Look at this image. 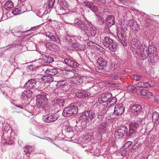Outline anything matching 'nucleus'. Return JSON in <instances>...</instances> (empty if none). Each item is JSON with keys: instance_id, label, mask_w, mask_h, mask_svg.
<instances>
[{"instance_id": "nucleus-36", "label": "nucleus", "mask_w": 159, "mask_h": 159, "mask_svg": "<svg viewBox=\"0 0 159 159\" xmlns=\"http://www.w3.org/2000/svg\"><path fill=\"white\" fill-rule=\"evenodd\" d=\"M144 88H150L154 86L155 85L154 81L149 80L147 82H144Z\"/></svg>"}, {"instance_id": "nucleus-24", "label": "nucleus", "mask_w": 159, "mask_h": 159, "mask_svg": "<svg viewBox=\"0 0 159 159\" xmlns=\"http://www.w3.org/2000/svg\"><path fill=\"white\" fill-rule=\"evenodd\" d=\"M105 22L107 26L111 27L114 24V18L112 16H108L106 19Z\"/></svg>"}, {"instance_id": "nucleus-10", "label": "nucleus", "mask_w": 159, "mask_h": 159, "mask_svg": "<svg viewBox=\"0 0 159 159\" xmlns=\"http://www.w3.org/2000/svg\"><path fill=\"white\" fill-rule=\"evenodd\" d=\"M112 97L111 93H107L102 94L98 98V102L100 104H102L106 102H108L110 98Z\"/></svg>"}, {"instance_id": "nucleus-57", "label": "nucleus", "mask_w": 159, "mask_h": 159, "mask_svg": "<svg viewBox=\"0 0 159 159\" xmlns=\"http://www.w3.org/2000/svg\"><path fill=\"white\" fill-rule=\"evenodd\" d=\"M119 1L120 2L124 4H125L127 2V1L126 0H119Z\"/></svg>"}, {"instance_id": "nucleus-55", "label": "nucleus", "mask_w": 159, "mask_h": 159, "mask_svg": "<svg viewBox=\"0 0 159 159\" xmlns=\"http://www.w3.org/2000/svg\"><path fill=\"white\" fill-rule=\"evenodd\" d=\"M124 25H121V28L123 32H125L127 30V28L126 26H124Z\"/></svg>"}, {"instance_id": "nucleus-41", "label": "nucleus", "mask_w": 159, "mask_h": 159, "mask_svg": "<svg viewBox=\"0 0 159 159\" xmlns=\"http://www.w3.org/2000/svg\"><path fill=\"white\" fill-rule=\"evenodd\" d=\"M35 47V44L31 42L29 43L28 45V48L29 50H34V48Z\"/></svg>"}, {"instance_id": "nucleus-54", "label": "nucleus", "mask_w": 159, "mask_h": 159, "mask_svg": "<svg viewBox=\"0 0 159 159\" xmlns=\"http://www.w3.org/2000/svg\"><path fill=\"white\" fill-rule=\"evenodd\" d=\"M98 23L100 25H102L104 23V20L103 18L101 17H100L98 19Z\"/></svg>"}, {"instance_id": "nucleus-21", "label": "nucleus", "mask_w": 159, "mask_h": 159, "mask_svg": "<svg viewBox=\"0 0 159 159\" xmlns=\"http://www.w3.org/2000/svg\"><path fill=\"white\" fill-rule=\"evenodd\" d=\"M131 112L135 114H138L140 113L142 110V107L138 104L134 105L130 108Z\"/></svg>"}, {"instance_id": "nucleus-29", "label": "nucleus", "mask_w": 159, "mask_h": 159, "mask_svg": "<svg viewBox=\"0 0 159 159\" xmlns=\"http://www.w3.org/2000/svg\"><path fill=\"white\" fill-rule=\"evenodd\" d=\"M106 122H103L100 124L98 131L99 134H102L105 132L106 128Z\"/></svg>"}, {"instance_id": "nucleus-7", "label": "nucleus", "mask_w": 159, "mask_h": 159, "mask_svg": "<svg viewBox=\"0 0 159 159\" xmlns=\"http://www.w3.org/2000/svg\"><path fill=\"white\" fill-rule=\"evenodd\" d=\"M89 23H86L84 20L79 18H76L74 20V25L81 30L86 32L88 28Z\"/></svg>"}, {"instance_id": "nucleus-31", "label": "nucleus", "mask_w": 159, "mask_h": 159, "mask_svg": "<svg viewBox=\"0 0 159 159\" xmlns=\"http://www.w3.org/2000/svg\"><path fill=\"white\" fill-rule=\"evenodd\" d=\"M14 6V3L11 1H7L4 4L3 7L8 10L13 8Z\"/></svg>"}, {"instance_id": "nucleus-19", "label": "nucleus", "mask_w": 159, "mask_h": 159, "mask_svg": "<svg viewBox=\"0 0 159 159\" xmlns=\"http://www.w3.org/2000/svg\"><path fill=\"white\" fill-rule=\"evenodd\" d=\"M84 3L85 6L89 8L93 12H96L98 11V9L97 7L94 5L93 2L85 1L84 2Z\"/></svg>"}, {"instance_id": "nucleus-61", "label": "nucleus", "mask_w": 159, "mask_h": 159, "mask_svg": "<svg viewBox=\"0 0 159 159\" xmlns=\"http://www.w3.org/2000/svg\"><path fill=\"white\" fill-rule=\"evenodd\" d=\"M126 153V152H124V153H122L121 154V155L122 156H124Z\"/></svg>"}, {"instance_id": "nucleus-50", "label": "nucleus", "mask_w": 159, "mask_h": 159, "mask_svg": "<svg viewBox=\"0 0 159 159\" xmlns=\"http://www.w3.org/2000/svg\"><path fill=\"white\" fill-rule=\"evenodd\" d=\"M79 43H77L76 41V40L75 41V42L73 43L71 45V46L73 47L74 48H75L76 50H77V48L78 47V46H79Z\"/></svg>"}, {"instance_id": "nucleus-30", "label": "nucleus", "mask_w": 159, "mask_h": 159, "mask_svg": "<svg viewBox=\"0 0 159 159\" xmlns=\"http://www.w3.org/2000/svg\"><path fill=\"white\" fill-rule=\"evenodd\" d=\"M22 8L21 6H18L14 8L12 11V12L15 15H17L20 13L24 12V11L22 10Z\"/></svg>"}, {"instance_id": "nucleus-37", "label": "nucleus", "mask_w": 159, "mask_h": 159, "mask_svg": "<svg viewBox=\"0 0 159 159\" xmlns=\"http://www.w3.org/2000/svg\"><path fill=\"white\" fill-rule=\"evenodd\" d=\"M46 48L49 50L51 51H54L55 45L51 42H48L45 44Z\"/></svg>"}, {"instance_id": "nucleus-18", "label": "nucleus", "mask_w": 159, "mask_h": 159, "mask_svg": "<svg viewBox=\"0 0 159 159\" xmlns=\"http://www.w3.org/2000/svg\"><path fill=\"white\" fill-rule=\"evenodd\" d=\"M43 119L44 122L49 123L56 120L57 118L55 115L50 114L44 116Z\"/></svg>"}, {"instance_id": "nucleus-43", "label": "nucleus", "mask_w": 159, "mask_h": 159, "mask_svg": "<svg viewBox=\"0 0 159 159\" xmlns=\"http://www.w3.org/2000/svg\"><path fill=\"white\" fill-rule=\"evenodd\" d=\"M119 77L120 76L119 75L115 74H111L110 76L111 79L113 80H116L118 79Z\"/></svg>"}, {"instance_id": "nucleus-11", "label": "nucleus", "mask_w": 159, "mask_h": 159, "mask_svg": "<svg viewBox=\"0 0 159 159\" xmlns=\"http://www.w3.org/2000/svg\"><path fill=\"white\" fill-rule=\"evenodd\" d=\"M125 110V107L122 104H117L115 106L114 114L117 116L121 115L124 113Z\"/></svg>"}, {"instance_id": "nucleus-53", "label": "nucleus", "mask_w": 159, "mask_h": 159, "mask_svg": "<svg viewBox=\"0 0 159 159\" xmlns=\"http://www.w3.org/2000/svg\"><path fill=\"white\" fill-rule=\"evenodd\" d=\"M133 143L131 141H127L125 144V146L126 148H129Z\"/></svg>"}, {"instance_id": "nucleus-15", "label": "nucleus", "mask_w": 159, "mask_h": 159, "mask_svg": "<svg viewBox=\"0 0 159 159\" xmlns=\"http://www.w3.org/2000/svg\"><path fill=\"white\" fill-rule=\"evenodd\" d=\"M84 81V77L81 75H74L72 77V81L73 83L76 85H79L81 84Z\"/></svg>"}, {"instance_id": "nucleus-49", "label": "nucleus", "mask_w": 159, "mask_h": 159, "mask_svg": "<svg viewBox=\"0 0 159 159\" xmlns=\"http://www.w3.org/2000/svg\"><path fill=\"white\" fill-rule=\"evenodd\" d=\"M86 43H87V45L89 46H92L94 45V42L90 41L89 40H85Z\"/></svg>"}, {"instance_id": "nucleus-45", "label": "nucleus", "mask_w": 159, "mask_h": 159, "mask_svg": "<svg viewBox=\"0 0 159 159\" xmlns=\"http://www.w3.org/2000/svg\"><path fill=\"white\" fill-rule=\"evenodd\" d=\"M55 2V0H48V7L49 8H51L53 6Z\"/></svg>"}, {"instance_id": "nucleus-38", "label": "nucleus", "mask_w": 159, "mask_h": 159, "mask_svg": "<svg viewBox=\"0 0 159 159\" xmlns=\"http://www.w3.org/2000/svg\"><path fill=\"white\" fill-rule=\"evenodd\" d=\"M110 99V100H109L108 102V103H110V106H111L114 105V104L116 103L117 102L116 98L115 97L111 98Z\"/></svg>"}, {"instance_id": "nucleus-1", "label": "nucleus", "mask_w": 159, "mask_h": 159, "mask_svg": "<svg viewBox=\"0 0 159 159\" xmlns=\"http://www.w3.org/2000/svg\"><path fill=\"white\" fill-rule=\"evenodd\" d=\"M78 112V108L77 106L71 104L69 106L64 109L62 115L65 117L74 116Z\"/></svg>"}, {"instance_id": "nucleus-14", "label": "nucleus", "mask_w": 159, "mask_h": 159, "mask_svg": "<svg viewBox=\"0 0 159 159\" xmlns=\"http://www.w3.org/2000/svg\"><path fill=\"white\" fill-rule=\"evenodd\" d=\"M43 70L45 72V73L47 74L52 76L56 75L58 73V70L53 67H49L47 68H46V67H44Z\"/></svg>"}, {"instance_id": "nucleus-32", "label": "nucleus", "mask_w": 159, "mask_h": 159, "mask_svg": "<svg viewBox=\"0 0 159 159\" xmlns=\"http://www.w3.org/2000/svg\"><path fill=\"white\" fill-rule=\"evenodd\" d=\"M47 36H48L50 39H51L53 41H55L56 43H60V40L58 37L57 36L55 35H53L52 34L50 33L49 35L48 36L47 35Z\"/></svg>"}, {"instance_id": "nucleus-35", "label": "nucleus", "mask_w": 159, "mask_h": 159, "mask_svg": "<svg viewBox=\"0 0 159 159\" xmlns=\"http://www.w3.org/2000/svg\"><path fill=\"white\" fill-rule=\"evenodd\" d=\"M86 79L87 83L88 84H90V85H89V86H90V87H93L95 85L94 78L93 77H87Z\"/></svg>"}, {"instance_id": "nucleus-51", "label": "nucleus", "mask_w": 159, "mask_h": 159, "mask_svg": "<svg viewBox=\"0 0 159 159\" xmlns=\"http://www.w3.org/2000/svg\"><path fill=\"white\" fill-rule=\"evenodd\" d=\"M144 82H139L138 83H137L136 84V86L137 87L139 88H142V87H143L144 88Z\"/></svg>"}, {"instance_id": "nucleus-48", "label": "nucleus", "mask_w": 159, "mask_h": 159, "mask_svg": "<svg viewBox=\"0 0 159 159\" xmlns=\"http://www.w3.org/2000/svg\"><path fill=\"white\" fill-rule=\"evenodd\" d=\"M136 22L133 19L130 20L129 21V24L131 27H134Z\"/></svg>"}, {"instance_id": "nucleus-16", "label": "nucleus", "mask_w": 159, "mask_h": 159, "mask_svg": "<svg viewBox=\"0 0 159 159\" xmlns=\"http://www.w3.org/2000/svg\"><path fill=\"white\" fill-rule=\"evenodd\" d=\"M131 46L132 48L137 52L138 48L141 45V42L139 40L136 39H133L130 41Z\"/></svg>"}, {"instance_id": "nucleus-20", "label": "nucleus", "mask_w": 159, "mask_h": 159, "mask_svg": "<svg viewBox=\"0 0 159 159\" xmlns=\"http://www.w3.org/2000/svg\"><path fill=\"white\" fill-rule=\"evenodd\" d=\"M52 102L54 106L56 105L59 107H63L64 106L65 101L61 98H53L52 99Z\"/></svg>"}, {"instance_id": "nucleus-22", "label": "nucleus", "mask_w": 159, "mask_h": 159, "mask_svg": "<svg viewBox=\"0 0 159 159\" xmlns=\"http://www.w3.org/2000/svg\"><path fill=\"white\" fill-rule=\"evenodd\" d=\"M69 6L68 2L65 0H61L59 2V8L60 10L64 11L67 9Z\"/></svg>"}, {"instance_id": "nucleus-12", "label": "nucleus", "mask_w": 159, "mask_h": 159, "mask_svg": "<svg viewBox=\"0 0 159 159\" xmlns=\"http://www.w3.org/2000/svg\"><path fill=\"white\" fill-rule=\"evenodd\" d=\"M86 30L87 35L89 37H93L95 36L96 34V30L93 25L91 23H89V26Z\"/></svg>"}, {"instance_id": "nucleus-25", "label": "nucleus", "mask_w": 159, "mask_h": 159, "mask_svg": "<svg viewBox=\"0 0 159 159\" xmlns=\"http://www.w3.org/2000/svg\"><path fill=\"white\" fill-rule=\"evenodd\" d=\"M90 94V93L87 91L76 92L75 93V96L79 98L87 97L89 96Z\"/></svg>"}, {"instance_id": "nucleus-6", "label": "nucleus", "mask_w": 159, "mask_h": 159, "mask_svg": "<svg viewBox=\"0 0 159 159\" xmlns=\"http://www.w3.org/2000/svg\"><path fill=\"white\" fill-rule=\"evenodd\" d=\"M48 101L47 96L45 94L38 95L36 96V104L39 108H45Z\"/></svg>"}, {"instance_id": "nucleus-34", "label": "nucleus", "mask_w": 159, "mask_h": 159, "mask_svg": "<svg viewBox=\"0 0 159 159\" xmlns=\"http://www.w3.org/2000/svg\"><path fill=\"white\" fill-rule=\"evenodd\" d=\"M152 119L154 122L159 123V115L156 111L153 112L152 115Z\"/></svg>"}, {"instance_id": "nucleus-44", "label": "nucleus", "mask_w": 159, "mask_h": 159, "mask_svg": "<svg viewBox=\"0 0 159 159\" xmlns=\"http://www.w3.org/2000/svg\"><path fill=\"white\" fill-rule=\"evenodd\" d=\"M86 49V46L84 45L79 44V46L76 50L83 51Z\"/></svg>"}, {"instance_id": "nucleus-33", "label": "nucleus", "mask_w": 159, "mask_h": 159, "mask_svg": "<svg viewBox=\"0 0 159 159\" xmlns=\"http://www.w3.org/2000/svg\"><path fill=\"white\" fill-rule=\"evenodd\" d=\"M43 58L46 63H50L54 61L53 58L48 55H44Z\"/></svg>"}, {"instance_id": "nucleus-39", "label": "nucleus", "mask_w": 159, "mask_h": 159, "mask_svg": "<svg viewBox=\"0 0 159 159\" xmlns=\"http://www.w3.org/2000/svg\"><path fill=\"white\" fill-rule=\"evenodd\" d=\"M32 149V147L30 146H25L24 148V151L26 154H29Z\"/></svg>"}, {"instance_id": "nucleus-23", "label": "nucleus", "mask_w": 159, "mask_h": 159, "mask_svg": "<svg viewBox=\"0 0 159 159\" xmlns=\"http://www.w3.org/2000/svg\"><path fill=\"white\" fill-rule=\"evenodd\" d=\"M76 39V37L75 36H70V35L67 34L64 36V40L71 45L73 43L75 42Z\"/></svg>"}, {"instance_id": "nucleus-62", "label": "nucleus", "mask_w": 159, "mask_h": 159, "mask_svg": "<svg viewBox=\"0 0 159 159\" xmlns=\"http://www.w3.org/2000/svg\"><path fill=\"white\" fill-rule=\"evenodd\" d=\"M66 129H67V130H68V132H69L70 131V129L69 128H65V130H66Z\"/></svg>"}, {"instance_id": "nucleus-47", "label": "nucleus", "mask_w": 159, "mask_h": 159, "mask_svg": "<svg viewBox=\"0 0 159 159\" xmlns=\"http://www.w3.org/2000/svg\"><path fill=\"white\" fill-rule=\"evenodd\" d=\"M133 78L134 80H135L136 81H138L140 79H141L142 77L140 75H133Z\"/></svg>"}, {"instance_id": "nucleus-2", "label": "nucleus", "mask_w": 159, "mask_h": 159, "mask_svg": "<svg viewBox=\"0 0 159 159\" xmlns=\"http://www.w3.org/2000/svg\"><path fill=\"white\" fill-rule=\"evenodd\" d=\"M140 54L141 60H145L148 56V54H151L152 50H150L149 47L145 44H142L138 48L137 52Z\"/></svg>"}, {"instance_id": "nucleus-8", "label": "nucleus", "mask_w": 159, "mask_h": 159, "mask_svg": "<svg viewBox=\"0 0 159 159\" xmlns=\"http://www.w3.org/2000/svg\"><path fill=\"white\" fill-rule=\"evenodd\" d=\"M128 131V128L127 126L125 125H121L119 129L116 131L114 135L116 138L119 139L123 137L125 133H126V136L127 137V133Z\"/></svg>"}, {"instance_id": "nucleus-40", "label": "nucleus", "mask_w": 159, "mask_h": 159, "mask_svg": "<svg viewBox=\"0 0 159 159\" xmlns=\"http://www.w3.org/2000/svg\"><path fill=\"white\" fill-rule=\"evenodd\" d=\"M46 79L45 82L47 83H51L53 81L54 78L53 76L50 75L47 76L44 79Z\"/></svg>"}, {"instance_id": "nucleus-64", "label": "nucleus", "mask_w": 159, "mask_h": 159, "mask_svg": "<svg viewBox=\"0 0 159 159\" xmlns=\"http://www.w3.org/2000/svg\"><path fill=\"white\" fill-rule=\"evenodd\" d=\"M48 139H50V140H51V141H52V140L50 139V138H47Z\"/></svg>"}, {"instance_id": "nucleus-58", "label": "nucleus", "mask_w": 159, "mask_h": 159, "mask_svg": "<svg viewBox=\"0 0 159 159\" xmlns=\"http://www.w3.org/2000/svg\"><path fill=\"white\" fill-rule=\"evenodd\" d=\"M15 106L16 107L20 108L21 109H24V107H23V106L21 105H16Z\"/></svg>"}, {"instance_id": "nucleus-60", "label": "nucleus", "mask_w": 159, "mask_h": 159, "mask_svg": "<svg viewBox=\"0 0 159 159\" xmlns=\"http://www.w3.org/2000/svg\"><path fill=\"white\" fill-rule=\"evenodd\" d=\"M76 11H77V8L76 7H75V8H74L73 9V11H72V12H75Z\"/></svg>"}, {"instance_id": "nucleus-56", "label": "nucleus", "mask_w": 159, "mask_h": 159, "mask_svg": "<svg viewBox=\"0 0 159 159\" xmlns=\"http://www.w3.org/2000/svg\"><path fill=\"white\" fill-rule=\"evenodd\" d=\"M6 143L8 144L11 145L14 144V142L13 141L11 140L6 142Z\"/></svg>"}, {"instance_id": "nucleus-28", "label": "nucleus", "mask_w": 159, "mask_h": 159, "mask_svg": "<svg viewBox=\"0 0 159 159\" xmlns=\"http://www.w3.org/2000/svg\"><path fill=\"white\" fill-rule=\"evenodd\" d=\"M139 92L141 95L146 96L147 98H150L152 96L151 93L149 92L148 90L145 89L140 90Z\"/></svg>"}, {"instance_id": "nucleus-4", "label": "nucleus", "mask_w": 159, "mask_h": 159, "mask_svg": "<svg viewBox=\"0 0 159 159\" xmlns=\"http://www.w3.org/2000/svg\"><path fill=\"white\" fill-rule=\"evenodd\" d=\"M103 43L104 45L111 51L115 52L117 47L115 41L109 36H106L104 38Z\"/></svg>"}, {"instance_id": "nucleus-13", "label": "nucleus", "mask_w": 159, "mask_h": 159, "mask_svg": "<svg viewBox=\"0 0 159 159\" xmlns=\"http://www.w3.org/2000/svg\"><path fill=\"white\" fill-rule=\"evenodd\" d=\"M63 63L71 68H76L79 65V64L75 61L68 58L64 59Z\"/></svg>"}, {"instance_id": "nucleus-42", "label": "nucleus", "mask_w": 159, "mask_h": 159, "mask_svg": "<svg viewBox=\"0 0 159 159\" xmlns=\"http://www.w3.org/2000/svg\"><path fill=\"white\" fill-rule=\"evenodd\" d=\"M66 83L65 81L64 80H62L58 81L57 84L56 86L57 87H59L62 86L64 85Z\"/></svg>"}, {"instance_id": "nucleus-59", "label": "nucleus", "mask_w": 159, "mask_h": 159, "mask_svg": "<svg viewBox=\"0 0 159 159\" xmlns=\"http://www.w3.org/2000/svg\"><path fill=\"white\" fill-rule=\"evenodd\" d=\"M104 2H102V3H105L111 1V0H104Z\"/></svg>"}, {"instance_id": "nucleus-46", "label": "nucleus", "mask_w": 159, "mask_h": 159, "mask_svg": "<svg viewBox=\"0 0 159 159\" xmlns=\"http://www.w3.org/2000/svg\"><path fill=\"white\" fill-rule=\"evenodd\" d=\"M148 56L151 61H154L156 60L155 59V57L154 55V53H153L152 51L151 54H148Z\"/></svg>"}, {"instance_id": "nucleus-63", "label": "nucleus", "mask_w": 159, "mask_h": 159, "mask_svg": "<svg viewBox=\"0 0 159 159\" xmlns=\"http://www.w3.org/2000/svg\"><path fill=\"white\" fill-rule=\"evenodd\" d=\"M37 137L39 138H40V139H45L44 138H41L39 137H38V136H36Z\"/></svg>"}, {"instance_id": "nucleus-52", "label": "nucleus", "mask_w": 159, "mask_h": 159, "mask_svg": "<svg viewBox=\"0 0 159 159\" xmlns=\"http://www.w3.org/2000/svg\"><path fill=\"white\" fill-rule=\"evenodd\" d=\"M129 89L132 91L136 92L137 91V89L133 85H131L129 87Z\"/></svg>"}, {"instance_id": "nucleus-9", "label": "nucleus", "mask_w": 159, "mask_h": 159, "mask_svg": "<svg viewBox=\"0 0 159 159\" xmlns=\"http://www.w3.org/2000/svg\"><path fill=\"white\" fill-rule=\"evenodd\" d=\"M37 82L36 79H31L29 80L24 85V87L28 89L36 88L38 86Z\"/></svg>"}, {"instance_id": "nucleus-5", "label": "nucleus", "mask_w": 159, "mask_h": 159, "mask_svg": "<svg viewBox=\"0 0 159 159\" xmlns=\"http://www.w3.org/2000/svg\"><path fill=\"white\" fill-rule=\"evenodd\" d=\"M140 125V122L138 120H134L129 124V129L127 133V137H130L136 132Z\"/></svg>"}, {"instance_id": "nucleus-26", "label": "nucleus", "mask_w": 159, "mask_h": 159, "mask_svg": "<svg viewBox=\"0 0 159 159\" xmlns=\"http://www.w3.org/2000/svg\"><path fill=\"white\" fill-rule=\"evenodd\" d=\"M97 62L100 66L105 67L107 65V61L105 58L100 57L98 59Z\"/></svg>"}, {"instance_id": "nucleus-17", "label": "nucleus", "mask_w": 159, "mask_h": 159, "mask_svg": "<svg viewBox=\"0 0 159 159\" xmlns=\"http://www.w3.org/2000/svg\"><path fill=\"white\" fill-rule=\"evenodd\" d=\"M32 93V92L30 90H25L22 93L21 98L23 100L26 102L31 96Z\"/></svg>"}, {"instance_id": "nucleus-3", "label": "nucleus", "mask_w": 159, "mask_h": 159, "mask_svg": "<svg viewBox=\"0 0 159 159\" xmlns=\"http://www.w3.org/2000/svg\"><path fill=\"white\" fill-rule=\"evenodd\" d=\"M96 115L95 112L93 110H89L84 112L80 116L79 121L83 122H88L89 120H92Z\"/></svg>"}, {"instance_id": "nucleus-27", "label": "nucleus", "mask_w": 159, "mask_h": 159, "mask_svg": "<svg viewBox=\"0 0 159 159\" xmlns=\"http://www.w3.org/2000/svg\"><path fill=\"white\" fill-rule=\"evenodd\" d=\"M117 34V36L119 39V41L123 46H126L127 45V43L125 42V39L123 37V35L121 33L118 31Z\"/></svg>"}]
</instances>
